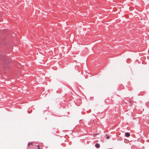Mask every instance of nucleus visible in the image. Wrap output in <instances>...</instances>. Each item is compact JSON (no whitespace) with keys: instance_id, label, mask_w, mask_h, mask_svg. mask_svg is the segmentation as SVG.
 <instances>
[{"instance_id":"1","label":"nucleus","mask_w":149,"mask_h":149,"mask_svg":"<svg viewBox=\"0 0 149 149\" xmlns=\"http://www.w3.org/2000/svg\"><path fill=\"white\" fill-rule=\"evenodd\" d=\"M125 135L126 136L128 137L130 136V134L128 132H127L125 133Z\"/></svg>"},{"instance_id":"2","label":"nucleus","mask_w":149,"mask_h":149,"mask_svg":"<svg viewBox=\"0 0 149 149\" xmlns=\"http://www.w3.org/2000/svg\"><path fill=\"white\" fill-rule=\"evenodd\" d=\"M95 146L97 148H98L100 147V145L99 144L97 143H96L95 145Z\"/></svg>"},{"instance_id":"3","label":"nucleus","mask_w":149,"mask_h":149,"mask_svg":"<svg viewBox=\"0 0 149 149\" xmlns=\"http://www.w3.org/2000/svg\"><path fill=\"white\" fill-rule=\"evenodd\" d=\"M107 136L106 138L107 139H109L110 138V136H108L107 135H106Z\"/></svg>"},{"instance_id":"4","label":"nucleus","mask_w":149,"mask_h":149,"mask_svg":"<svg viewBox=\"0 0 149 149\" xmlns=\"http://www.w3.org/2000/svg\"><path fill=\"white\" fill-rule=\"evenodd\" d=\"M37 147L38 149H42L41 148H40V146L39 145L37 146Z\"/></svg>"},{"instance_id":"5","label":"nucleus","mask_w":149,"mask_h":149,"mask_svg":"<svg viewBox=\"0 0 149 149\" xmlns=\"http://www.w3.org/2000/svg\"><path fill=\"white\" fill-rule=\"evenodd\" d=\"M33 144V143H29L28 144V145L29 146L30 145H32Z\"/></svg>"}]
</instances>
